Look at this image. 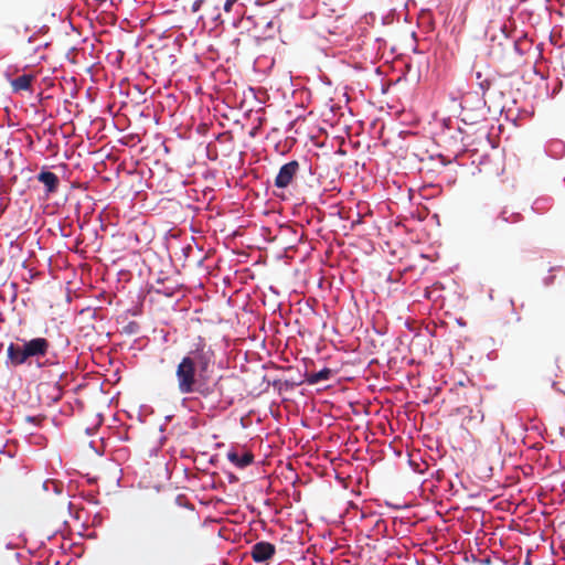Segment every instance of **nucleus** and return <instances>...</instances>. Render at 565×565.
Here are the masks:
<instances>
[{
  "label": "nucleus",
  "instance_id": "obj_4",
  "mask_svg": "<svg viewBox=\"0 0 565 565\" xmlns=\"http://www.w3.org/2000/svg\"><path fill=\"white\" fill-rule=\"evenodd\" d=\"M491 108H460L458 117L465 125H476L487 119Z\"/></svg>",
  "mask_w": 565,
  "mask_h": 565
},
{
  "label": "nucleus",
  "instance_id": "obj_21",
  "mask_svg": "<svg viewBox=\"0 0 565 565\" xmlns=\"http://www.w3.org/2000/svg\"><path fill=\"white\" fill-rule=\"evenodd\" d=\"M233 150H234V148L232 147L231 149H228V151L225 153V156H230Z\"/></svg>",
  "mask_w": 565,
  "mask_h": 565
},
{
  "label": "nucleus",
  "instance_id": "obj_6",
  "mask_svg": "<svg viewBox=\"0 0 565 565\" xmlns=\"http://www.w3.org/2000/svg\"><path fill=\"white\" fill-rule=\"evenodd\" d=\"M222 108H213L214 110V118L218 121V125L221 127H226V120L227 122H232L233 125H241L244 127V124H242L239 113L244 108H228L227 111L221 113Z\"/></svg>",
  "mask_w": 565,
  "mask_h": 565
},
{
  "label": "nucleus",
  "instance_id": "obj_8",
  "mask_svg": "<svg viewBox=\"0 0 565 565\" xmlns=\"http://www.w3.org/2000/svg\"><path fill=\"white\" fill-rule=\"evenodd\" d=\"M34 77L31 74H22L21 76H18L17 78L11 81V87L13 92H23V90H30L31 84L33 82Z\"/></svg>",
  "mask_w": 565,
  "mask_h": 565
},
{
  "label": "nucleus",
  "instance_id": "obj_20",
  "mask_svg": "<svg viewBox=\"0 0 565 565\" xmlns=\"http://www.w3.org/2000/svg\"><path fill=\"white\" fill-rule=\"evenodd\" d=\"M198 8H199V2H195V3L193 4V10L195 11V10H198Z\"/></svg>",
  "mask_w": 565,
  "mask_h": 565
},
{
  "label": "nucleus",
  "instance_id": "obj_10",
  "mask_svg": "<svg viewBox=\"0 0 565 565\" xmlns=\"http://www.w3.org/2000/svg\"><path fill=\"white\" fill-rule=\"evenodd\" d=\"M332 375V371L328 367L322 369L317 373L309 374L307 381L309 384H317L322 381H328Z\"/></svg>",
  "mask_w": 565,
  "mask_h": 565
},
{
  "label": "nucleus",
  "instance_id": "obj_17",
  "mask_svg": "<svg viewBox=\"0 0 565 565\" xmlns=\"http://www.w3.org/2000/svg\"><path fill=\"white\" fill-rule=\"evenodd\" d=\"M243 9H244L243 4H237L236 9H235L236 14L237 15H242L243 14Z\"/></svg>",
  "mask_w": 565,
  "mask_h": 565
},
{
  "label": "nucleus",
  "instance_id": "obj_15",
  "mask_svg": "<svg viewBox=\"0 0 565 565\" xmlns=\"http://www.w3.org/2000/svg\"><path fill=\"white\" fill-rule=\"evenodd\" d=\"M53 391H54V394L52 395V398L54 401H58L62 397V388H61V386L57 383H55L53 385Z\"/></svg>",
  "mask_w": 565,
  "mask_h": 565
},
{
  "label": "nucleus",
  "instance_id": "obj_14",
  "mask_svg": "<svg viewBox=\"0 0 565 565\" xmlns=\"http://www.w3.org/2000/svg\"><path fill=\"white\" fill-rule=\"evenodd\" d=\"M217 140L221 143L228 142V143L233 145V137L228 134H220L217 137Z\"/></svg>",
  "mask_w": 565,
  "mask_h": 565
},
{
  "label": "nucleus",
  "instance_id": "obj_11",
  "mask_svg": "<svg viewBox=\"0 0 565 565\" xmlns=\"http://www.w3.org/2000/svg\"><path fill=\"white\" fill-rule=\"evenodd\" d=\"M254 114L256 116V119L258 120V125L252 128V131H250L252 136H254L255 135V130L258 129L262 126L264 108L259 107L255 111L253 110V108H249L248 110H246V111H244L242 114L244 117H248V118L252 117Z\"/></svg>",
  "mask_w": 565,
  "mask_h": 565
},
{
  "label": "nucleus",
  "instance_id": "obj_3",
  "mask_svg": "<svg viewBox=\"0 0 565 565\" xmlns=\"http://www.w3.org/2000/svg\"><path fill=\"white\" fill-rule=\"evenodd\" d=\"M299 169L300 164L296 160L289 161L281 166V168L278 171V174L275 178V186L279 189H285L289 186L292 183L294 178L299 172Z\"/></svg>",
  "mask_w": 565,
  "mask_h": 565
},
{
  "label": "nucleus",
  "instance_id": "obj_9",
  "mask_svg": "<svg viewBox=\"0 0 565 565\" xmlns=\"http://www.w3.org/2000/svg\"><path fill=\"white\" fill-rule=\"evenodd\" d=\"M38 179L45 185L47 192H55L60 183L57 175L51 171H42Z\"/></svg>",
  "mask_w": 565,
  "mask_h": 565
},
{
  "label": "nucleus",
  "instance_id": "obj_16",
  "mask_svg": "<svg viewBox=\"0 0 565 565\" xmlns=\"http://www.w3.org/2000/svg\"><path fill=\"white\" fill-rule=\"evenodd\" d=\"M237 1L238 0H226L225 3H224V11L225 12H230L232 10V8L237 4Z\"/></svg>",
  "mask_w": 565,
  "mask_h": 565
},
{
  "label": "nucleus",
  "instance_id": "obj_22",
  "mask_svg": "<svg viewBox=\"0 0 565 565\" xmlns=\"http://www.w3.org/2000/svg\"><path fill=\"white\" fill-rule=\"evenodd\" d=\"M201 126H202V127H204V128H206V127H207V124H202Z\"/></svg>",
  "mask_w": 565,
  "mask_h": 565
},
{
  "label": "nucleus",
  "instance_id": "obj_7",
  "mask_svg": "<svg viewBox=\"0 0 565 565\" xmlns=\"http://www.w3.org/2000/svg\"><path fill=\"white\" fill-rule=\"evenodd\" d=\"M227 459L238 468H245L254 461V455L250 451H228Z\"/></svg>",
  "mask_w": 565,
  "mask_h": 565
},
{
  "label": "nucleus",
  "instance_id": "obj_19",
  "mask_svg": "<svg viewBox=\"0 0 565 565\" xmlns=\"http://www.w3.org/2000/svg\"><path fill=\"white\" fill-rule=\"evenodd\" d=\"M34 39H35V38H34V35H31V36L28 39V42H29V43H32V42H34Z\"/></svg>",
  "mask_w": 565,
  "mask_h": 565
},
{
  "label": "nucleus",
  "instance_id": "obj_12",
  "mask_svg": "<svg viewBox=\"0 0 565 565\" xmlns=\"http://www.w3.org/2000/svg\"><path fill=\"white\" fill-rule=\"evenodd\" d=\"M475 76H476L477 85L480 87V89L484 94L490 88V85H491L490 79L487 77H483L481 72H476Z\"/></svg>",
  "mask_w": 565,
  "mask_h": 565
},
{
  "label": "nucleus",
  "instance_id": "obj_18",
  "mask_svg": "<svg viewBox=\"0 0 565 565\" xmlns=\"http://www.w3.org/2000/svg\"><path fill=\"white\" fill-rule=\"evenodd\" d=\"M508 212L505 210H503L500 214V217L502 218V221L504 222H508L509 221V217L507 216Z\"/></svg>",
  "mask_w": 565,
  "mask_h": 565
},
{
  "label": "nucleus",
  "instance_id": "obj_2",
  "mask_svg": "<svg viewBox=\"0 0 565 565\" xmlns=\"http://www.w3.org/2000/svg\"><path fill=\"white\" fill-rule=\"evenodd\" d=\"M51 350V343L45 338H33L31 340H22L21 343H10L7 348V362L11 366H20L22 364H32L36 362L39 367L57 366V376L63 374L60 363L50 359L47 355Z\"/></svg>",
  "mask_w": 565,
  "mask_h": 565
},
{
  "label": "nucleus",
  "instance_id": "obj_13",
  "mask_svg": "<svg viewBox=\"0 0 565 565\" xmlns=\"http://www.w3.org/2000/svg\"><path fill=\"white\" fill-rule=\"evenodd\" d=\"M50 487H52V489L54 490L55 493H61L62 492V483L61 482H57L55 480H46L43 483V488L45 490H47Z\"/></svg>",
  "mask_w": 565,
  "mask_h": 565
},
{
  "label": "nucleus",
  "instance_id": "obj_5",
  "mask_svg": "<svg viewBox=\"0 0 565 565\" xmlns=\"http://www.w3.org/2000/svg\"><path fill=\"white\" fill-rule=\"evenodd\" d=\"M275 551L274 544L262 541L252 546L250 556L256 563H263L271 558Z\"/></svg>",
  "mask_w": 565,
  "mask_h": 565
},
{
  "label": "nucleus",
  "instance_id": "obj_1",
  "mask_svg": "<svg viewBox=\"0 0 565 565\" xmlns=\"http://www.w3.org/2000/svg\"><path fill=\"white\" fill-rule=\"evenodd\" d=\"M214 365V351L203 339L183 355L175 366V382L181 395L198 394L218 407L223 402L222 376L211 381L209 373Z\"/></svg>",
  "mask_w": 565,
  "mask_h": 565
}]
</instances>
